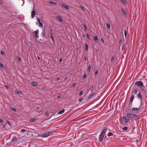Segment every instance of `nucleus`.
<instances>
[{
  "mask_svg": "<svg viewBox=\"0 0 147 147\" xmlns=\"http://www.w3.org/2000/svg\"><path fill=\"white\" fill-rule=\"evenodd\" d=\"M2 122V120L1 119H0V122L1 123Z\"/></svg>",
  "mask_w": 147,
  "mask_h": 147,
  "instance_id": "49",
  "label": "nucleus"
},
{
  "mask_svg": "<svg viewBox=\"0 0 147 147\" xmlns=\"http://www.w3.org/2000/svg\"><path fill=\"white\" fill-rule=\"evenodd\" d=\"M5 86L7 88H8V86H7V85H5Z\"/></svg>",
  "mask_w": 147,
  "mask_h": 147,
  "instance_id": "54",
  "label": "nucleus"
},
{
  "mask_svg": "<svg viewBox=\"0 0 147 147\" xmlns=\"http://www.w3.org/2000/svg\"><path fill=\"white\" fill-rule=\"evenodd\" d=\"M60 79L59 78H55V81H59L60 80Z\"/></svg>",
  "mask_w": 147,
  "mask_h": 147,
  "instance_id": "32",
  "label": "nucleus"
},
{
  "mask_svg": "<svg viewBox=\"0 0 147 147\" xmlns=\"http://www.w3.org/2000/svg\"><path fill=\"white\" fill-rule=\"evenodd\" d=\"M76 85V84L75 83H74L73 85V86L74 87V86Z\"/></svg>",
  "mask_w": 147,
  "mask_h": 147,
  "instance_id": "50",
  "label": "nucleus"
},
{
  "mask_svg": "<svg viewBox=\"0 0 147 147\" xmlns=\"http://www.w3.org/2000/svg\"><path fill=\"white\" fill-rule=\"evenodd\" d=\"M57 18L58 20V21L61 22H64V20L63 19H62L61 18V17L59 16H58L57 17Z\"/></svg>",
  "mask_w": 147,
  "mask_h": 147,
  "instance_id": "13",
  "label": "nucleus"
},
{
  "mask_svg": "<svg viewBox=\"0 0 147 147\" xmlns=\"http://www.w3.org/2000/svg\"><path fill=\"white\" fill-rule=\"evenodd\" d=\"M83 26H84V28L85 30H86V26H85V25H83Z\"/></svg>",
  "mask_w": 147,
  "mask_h": 147,
  "instance_id": "41",
  "label": "nucleus"
},
{
  "mask_svg": "<svg viewBox=\"0 0 147 147\" xmlns=\"http://www.w3.org/2000/svg\"><path fill=\"white\" fill-rule=\"evenodd\" d=\"M35 12L34 10H33L31 12V17L32 18H34L35 16Z\"/></svg>",
  "mask_w": 147,
  "mask_h": 147,
  "instance_id": "14",
  "label": "nucleus"
},
{
  "mask_svg": "<svg viewBox=\"0 0 147 147\" xmlns=\"http://www.w3.org/2000/svg\"><path fill=\"white\" fill-rule=\"evenodd\" d=\"M86 36L87 37L89 38V36L88 33L86 34Z\"/></svg>",
  "mask_w": 147,
  "mask_h": 147,
  "instance_id": "43",
  "label": "nucleus"
},
{
  "mask_svg": "<svg viewBox=\"0 0 147 147\" xmlns=\"http://www.w3.org/2000/svg\"><path fill=\"white\" fill-rule=\"evenodd\" d=\"M11 142L12 143V144H15L16 143H17V142H18V138H13L11 141Z\"/></svg>",
  "mask_w": 147,
  "mask_h": 147,
  "instance_id": "8",
  "label": "nucleus"
},
{
  "mask_svg": "<svg viewBox=\"0 0 147 147\" xmlns=\"http://www.w3.org/2000/svg\"><path fill=\"white\" fill-rule=\"evenodd\" d=\"M98 73V71H96L95 72V74L96 75Z\"/></svg>",
  "mask_w": 147,
  "mask_h": 147,
  "instance_id": "46",
  "label": "nucleus"
},
{
  "mask_svg": "<svg viewBox=\"0 0 147 147\" xmlns=\"http://www.w3.org/2000/svg\"><path fill=\"white\" fill-rule=\"evenodd\" d=\"M50 3L52 5H55L56 4V3L53 1H51L50 2Z\"/></svg>",
  "mask_w": 147,
  "mask_h": 147,
  "instance_id": "26",
  "label": "nucleus"
},
{
  "mask_svg": "<svg viewBox=\"0 0 147 147\" xmlns=\"http://www.w3.org/2000/svg\"><path fill=\"white\" fill-rule=\"evenodd\" d=\"M50 37H51V38L52 39V40L54 42V38H53V36H52L51 35V36H50Z\"/></svg>",
  "mask_w": 147,
  "mask_h": 147,
  "instance_id": "34",
  "label": "nucleus"
},
{
  "mask_svg": "<svg viewBox=\"0 0 147 147\" xmlns=\"http://www.w3.org/2000/svg\"><path fill=\"white\" fill-rule=\"evenodd\" d=\"M31 84L34 86H36L37 85V83L34 82H32Z\"/></svg>",
  "mask_w": 147,
  "mask_h": 147,
  "instance_id": "16",
  "label": "nucleus"
},
{
  "mask_svg": "<svg viewBox=\"0 0 147 147\" xmlns=\"http://www.w3.org/2000/svg\"><path fill=\"white\" fill-rule=\"evenodd\" d=\"M91 68V67L90 65H88V71H90V70Z\"/></svg>",
  "mask_w": 147,
  "mask_h": 147,
  "instance_id": "33",
  "label": "nucleus"
},
{
  "mask_svg": "<svg viewBox=\"0 0 147 147\" xmlns=\"http://www.w3.org/2000/svg\"><path fill=\"white\" fill-rule=\"evenodd\" d=\"M134 98V95L133 93H132L131 94V97H130V102H129V105H132V102L133 101V100Z\"/></svg>",
  "mask_w": 147,
  "mask_h": 147,
  "instance_id": "6",
  "label": "nucleus"
},
{
  "mask_svg": "<svg viewBox=\"0 0 147 147\" xmlns=\"http://www.w3.org/2000/svg\"><path fill=\"white\" fill-rule=\"evenodd\" d=\"M80 8L83 11H84L85 10V8L83 6L80 5Z\"/></svg>",
  "mask_w": 147,
  "mask_h": 147,
  "instance_id": "23",
  "label": "nucleus"
},
{
  "mask_svg": "<svg viewBox=\"0 0 147 147\" xmlns=\"http://www.w3.org/2000/svg\"><path fill=\"white\" fill-rule=\"evenodd\" d=\"M25 130L24 129H22L21 130V132L22 133H24L25 132Z\"/></svg>",
  "mask_w": 147,
  "mask_h": 147,
  "instance_id": "37",
  "label": "nucleus"
},
{
  "mask_svg": "<svg viewBox=\"0 0 147 147\" xmlns=\"http://www.w3.org/2000/svg\"><path fill=\"white\" fill-rule=\"evenodd\" d=\"M59 62H62V58H61V59H60L59 60Z\"/></svg>",
  "mask_w": 147,
  "mask_h": 147,
  "instance_id": "48",
  "label": "nucleus"
},
{
  "mask_svg": "<svg viewBox=\"0 0 147 147\" xmlns=\"http://www.w3.org/2000/svg\"><path fill=\"white\" fill-rule=\"evenodd\" d=\"M83 99V98H80L79 99V102H81L82 100Z\"/></svg>",
  "mask_w": 147,
  "mask_h": 147,
  "instance_id": "45",
  "label": "nucleus"
},
{
  "mask_svg": "<svg viewBox=\"0 0 147 147\" xmlns=\"http://www.w3.org/2000/svg\"><path fill=\"white\" fill-rule=\"evenodd\" d=\"M88 46L87 44L86 43H85V50L86 51H87L88 49Z\"/></svg>",
  "mask_w": 147,
  "mask_h": 147,
  "instance_id": "21",
  "label": "nucleus"
},
{
  "mask_svg": "<svg viewBox=\"0 0 147 147\" xmlns=\"http://www.w3.org/2000/svg\"><path fill=\"white\" fill-rule=\"evenodd\" d=\"M122 12L124 14H126V13L125 11L123 9H122L121 10Z\"/></svg>",
  "mask_w": 147,
  "mask_h": 147,
  "instance_id": "27",
  "label": "nucleus"
},
{
  "mask_svg": "<svg viewBox=\"0 0 147 147\" xmlns=\"http://www.w3.org/2000/svg\"><path fill=\"white\" fill-rule=\"evenodd\" d=\"M140 105L139 107H140L141 108V107H142V105H143L144 104V103L143 102V100L142 99H140Z\"/></svg>",
  "mask_w": 147,
  "mask_h": 147,
  "instance_id": "20",
  "label": "nucleus"
},
{
  "mask_svg": "<svg viewBox=\"0 0 147 147\" xmlns=\"http://www.w3.org/2000/svg\"><path fill=\"white\" fill-rule=\"evenodd\" d=\"M84 60H87V59H86V57H84Z\"/></svg>",
  "mask_w": 147,
  "mask_h": 147,
  "instance_id": "51",
  "label": "nucleus"
},
{
  "mask_svg": "<svg viewBox=\"0 0 147 147\" xmlns=\"http://www.w3.org/2000/svg\"><path fill=\"white\" fill-rule=\"evenodd\" d=\"M140 107L133 108L131 110V112L136 114H138L140 112Z\"/></svg>",
  "mask_w": 147,
  "mask_h": 147,
  "instance_id": "3",
  "label": "nucleus"
},
{
  "mask_svg": "<svg viewBox=\"0 0 147 147\" xmlns=\"http://www.w3.org/2000/svg\"><path fill=\"white\" fill-rule=\"evenodd\" d=\"M61 5L63 8L65 9H68L69 8V6L67 4H61Z\"/></svg>",
  "mask_w": 147,
  "mask_h": 147,
  "instance_id": "11",
  "label": "nucleus"
},
{
  "mask_svg": "<svg viewBox=\"0 0 147 147\" xmlns=\"http://www.w3.org/2000/svg\"><path fill=\"white\" fill-rule=\"evenodd\" d=\"M137 97L139 99H142V95L140 92H139L137 95Z\"/></svg>",
  "mask_w": 147,
  "mask_h": 147,
  "instance_id": "10",
  "label": "nucleus"
},
{
  "mask_svg": "<svg viewBox=\"0 0 147 147\" xmlns=\"http://www.w3.org/2000/svg\"><path fill=\"white\" fill-rule=\"evenodd\" d=\"M126 114L128 118L132 120H136L139 117L138 115L133 113H127Z\"/></svg>",
  "mask_w": 147,
  "mask_h": 147,
  "instance_id": "1",
  "label": "nucleus"
},
{
  "mask_svg": "<svg viewBox=\"0 0 147 147\" xmlns=\"http://www.w3.org/2000/svg\"><path fill=\"white\" fill-rule=\"evenodd\" d=\"M107 130V128L104 129L101 132L99 138V142H101L102 141L103 137Z\"/></svg>",
  "mask_w": 147,
  "mask_h": 147,
  "instance_id": "2",
  "label": "nucleus"
},
{
  "mask_svg": "<svg viewBox=\"0 0 147 147\" xmlns=\"http://www.w3.org/2000/svg\"><path fill=\"white\" fill-rule=\"evenodd\" d=\"M40 18H37V21L39 24V26L40 27H42V24L40 22Z\"/></svg>",
  "mask_w": 147,
  "mask_h": 147,
  "instance_id": "12",
  "label": "nucleus"
},
{
  "mask_svg": "<svg viewBox=\"0 0 147 147\" xmlns=\"http://www.w3.org/2000/svg\"><path fill=\"white\" fill-rule=\"evenodd\" d=\"M101 42H102V43H104V40L103 39V38H101Z\"/></svg>",
  "mask_w": 147,
  "mask_h": 147,
  "instance_id": "35",
  "label": "nucleus"
},
{
  "mask_svg": "<svg viewBox=\"0 0 147 147\" xmlns=\"http://www.w3.org/2000/svg\"><path fill=\"white\" fill-rule=\"evenodd\" d=\"M123 122L125 123H127L128 122L129 120L125 116H123Z\"/></svg>",
  "mask_w": 147,
  "mask_h": 147,
  "instance_id": "7",
  "label": "nucleus"
},
{
  "mask_svg": "<svg viewBox=\"0 0 147 147\" xmlns=\"http://www.w3.org/2000/svg\"><path fill=\"white\" fill-rule=\"evenodd\" d=\"M12 110L13 111H16V109L15 108H12Z\"/></svg>",
  "mask_w": 147,
  "mask_h": 147,
  "instance_id": "42",
  "label": "nucleus"
},
{
  "mask_svg": "<svg viewBox=\"0 0 147 147\" xmlns=\"http://www.w3.org/2000/svg\"><path fill=\"white\" fill-rule=\"evenodd\" d=\"M123 3V4L126 3V1L125 0H120Z\"/></svg>",
  "mask_w": 147,
  "mask_h": 147,
  "instance_id": "31",
  "label": "nucleus"
},
{
  "mask_svg": "<svg viewBox=\"0 0 147 147\" xmlns=\"http://www.w3.org/2000/svg\"><path fill=\"white\" fill-rule=\"evenodd\" d=\"M135 85L138 87H142L143 86V83L141 81H138L135 83Z\"/></svg>",
  "mask_w": 147,
  "mask_h": 147,
  "instance_id": "5",
  "label": "nucleus"
},
{
  "mask_svg": "<svg viewBox=\"0 0 147 147\" xmlns=\"http://www.w3.org/2000/svg\"><path fill=\"white\" fill-rule=\"evenodd\" d=\"M94 40H95L96 41L98 40V38L96 36H94Z\"/></svg>",
  "mask_w": 147,
  "mask_h": 147,
  "instance_id": "24",
  "label": "nucleus"
},
{
  "mask_svg": "<svg viewBox=\"0 0 147 147\" xmlns=\"http://www.w3.org/2000/svg\"><path fill=\"white\" fill-rule=\"evenodd\" d=\"M37 58H38V59H39H39H40V58L38 56V57H37Z\"/></svg>",
  "mask_w": 147,
  "mask_h": 147,
  "instance_id": "53",
  "label": "nucleus"
},
{
  "mask_svg": "<svg viewBox=\"0 0 147 147\" xmlns=\"http://www.w3.org/2000/svg\"><path fill=\"white\" fill-rule=\"evenodd\" d=\"M114 57L113 56L112 57V58L111 59V61H114Z\"/></svg>",
  "mask_w": 147,
  "mask_h": 147,
  "instance_id": "39",
  "label": "nucleus"
},
{
  "mask_svg": "<svg viewBox=\"0 0 147 147\" xmlns=\"http://www.w3.org/2000/svg\"><path fill=\"white\" fill-rule=\"evenodd\" d=\"M92 88H93V85H92Z\"/></svg>",
  "mask_w": 147,
  "mask_h": 147,
  "instance_id": "57",
  "label": "nucleus"
},
{
  "mask_svg": "<svg viewBox=\"0 0 147 147\" xmlns=\"http://www.w3.org/2000/svg\"><path fill=\"white\" fill-rule=\"evenodd\" d=\"M23 4L22 5H23L24 4V1L23 0Z\"/></svg>",
  "mask_w": 147,
  "mask_h": 147,
  "instance_id": "56",
  "label": "nucleus"
},
{
  "mask_svg": "<svg viewBox=\"0 0 147 147\" xmlns=\"http://www.w3.org/2000/svg\"><path fill=\"white\" fill-rule=\"evenodd\" d=\"M64 112V110L63 109L62 110H61L59 111L58 112V114H61L63 113Z\"/></svg>",
  "mask_w": 147,
  "mask_h": 147,
  "instance_id": "18",
  "label": "nucleus"
},
{
  "mask_svg": "<svg viewBox=\"0 0 147 147\" xmlns=\"http://www.w3.org/2000/svg\"><path fill=\"white\" fill-rule=\"evenodd\" d=\"M0 67L2 68H4V66L3 64L2 63H1L0 64Z\"/></svg>",
  "mask_w": 147,
  "mask_h": 147,
  "instance_id": "29",
  "label": "nucleus"
},
{
  "mask_svg": "<svg viewBox=\"0 0 147 147\" xmlns=\"http://www.w3.org/2000/svg\"><path fill=\"white\" fill-rule=\"evenodd\" d=\"M122 42V40H119V43H121V42Z\"/></svg>",
  "mask_w": 147,
  "mask_h": 147,
  "instance_id": "52",
  "label": "nucleus"
},
{
  "mask_svg": "<svg viewBox=\"0 0 147 147\" xmlns=\"http://www.w3.org/2000/svg\"><path fill=\"white\" fill-rule=\"evenodd\" d=\"M38 30L32 32L33 36L35 38H38Z\"/></svg>",
  "mask_w": 147,
  "mask_h": 147,
  "instance_id": "4",
  "label": "nucleus"
},
{
  "mask_svg": "<svg viewBox=\"0 0 147 147\" xmlns=\"http://www.w3.org/2000/svg\"><path fill=\"white\" fill-rule=\"evenodd\" d=\"M107 135L108 136H113V134L111 132H109L108 133Z\"/></svg>",
  "mask_w": 147,
  "mask_h": 147,
  "instance_id": "22",
  "label": "nucleus"
},
{
  "mask_svg": "<svg viewBox=\"0 0 147 147\" xmlns=\"http://www.w3.org/2000/svg\"><path fill=\"white\" fill-rule=\"evenodd\" d=\"M50 133L49 132H47L46 133L42 134V136L43 137H47L50 135Z\"/></svg>",
  "mask_w": 147,
  "mask_h": 147,
  "instance_id": "9",
  "label": "nucleus"
},
{
  "mask_svg": "<svg viewBox=\"0 0 147 147\" xmlns=\"http://www.w3.org/2000/svg\"><path fill=\"white\" fill-rule=\"evenodd\" d=\"M83 93V91H80V93H79L80 96H81V95H82V94Z\"/></svg>",
  "mask_w": 147,
  "mask_h": 147,
  "instance_id": "36",
  "label": "nucleus"
},
{
  "mask_svg": "<svg viewBox=\"0 0 147 147\" xmlns=\"http://www.w3.org/2000/svg\"><path fill=\"white\" fill-rule=\"evenodd\" d=\"M106 27L108 29H109L110 27V25L109 24H106Z\"/></svg>",
  "mask_w": 147,
  "mask_h": 147,
  "instance_id": "25",
  "label": "nucleus"
},
{
  "mask_svg": "<svg viewBox=\"0 0 147 147\" xmlns=\"http://www.w3.org/2000/svg\"><path fill=\"white\" fill-rule=\"evenodd\" d=\"M16 92L18 94H22V92L20 90H16Z\"/></svg>",
  "mask_w": 147,
  "mask_h": 147,
  "instance_id": "17",
  "label": "nucleus"
},
{
  "mask_svg": "<svg viewBox=\"0 0 147 147\" xmlns=\"http://www.w3.org/2000/svg\"><path fill=\"white\" fill-rule=\"evenodd\" d=\"M1 53L2 55H4L5 54V53H4V52L3 51H2V52H1Z\"/></svg>",
  "mask_w": 147,
  "mask_h": 147,
  "instance_id": "44",
  "label": "nucleus"
},
{
  "mask_svg": "<svg viewBox=\"0 0 147 147\" xmlns=\"http://www.w3.org/2000/svg\"><path fill=\"white\" fill-rule=\"evenodd\" d=\"M138 90L137 88H135L134 89L133 91L132 92H133V93L135 94H137L138 93Z\"/></svg>",
  "mask_w": 147,
  "mask_h": 147,
  "instance_id": "15",
  "label": "nucleus"
},
{
  "mask_svg": "<svg viewBox=\"0 0 147 147\" xmlns=\"http://www.w3.org/2000/svg\"><path fill=\"white\" fill-rule=\"evenodd\" d=\"M124 35H125V36H126V35H127L126 31L125 30H124Z\"/></svg>",
  "mask_w": 147,
  "mask_h": 147,
  "instance_id": "40",
  "label": "nucleus"
},
{
  "mask_svg": "<svg viewBox=\"0 0 147 147\" xmlns=\"http://www.w3.org/2000/svg\"><path fill=\"white\" fill-rule=\"evenodd\" d=\"M122 45V46L121 50H123V49L124 48V44H123V45Z\"/></svg>",
  "mask_w": 147,
  "mask_h": 147,
  "instance_id": "38",
  "label": "nucleus"
},
{
  "mask_svg": "<svg viewBox=\"0 0 147 147\" xmlns=\"http://www.w3.org/2000/svg\"><path fill=\"white\" fill-rule=\"evenodd\" d=\"M18 61H20V58L19 57H18Z\"/></svg>",
  "mask_w": 147,
  "mask_h": 147,
  "instance_id": "47",
  "label": "nucleus"
},
{
  "mask_svg": "<svg viewBox=\"0 0 147 147\" xmlns=\"http://www.w3.org/2000/svg\"><path fill=\"white\" fill-rule=\"evenodd\" d=\"M142 90L143 91H144V89H142Z\"/></svg>",
  "mask_w": 147,
  "mask_h": 147,
  "instance_id": "55",
  "label": "nucleus"
},
{
  "mask_svg": "<svg viewBox=\"0 0 147 147\" xmlns=\"http://www.w3.org/2000/svg\"><path fill=\"white\" fill-rule=\"evenodd\" d=\"M30 122H35L36 121V119L35 118H32L30 119Z\"/></svg>",
  "mask_w": 147,
  "mask_h": 147,
  "instance_id": "19",
  "label": "nucleus"
},
{
  "mask_svg": "<svg viewBox=\"0 0 147 147\" xmlns=\"http://www.w3.org/2000/svg\"><path fill=\"white\" fill-rule=\"evenodd\" d=\"M127 127H126V126H125V127H123V129H122L123 130V131H126L127 130Z\"/></svg>",
  "mask_w": 147,
  "mask_h": 147,
  "instance_id": "28",
  "label": "nucleus"
},
{
  "mask_svg": "<svg viewBox=\"0 0 147 147\" xmlns=\"http://www.w3.org/2000/svg\"><path fill=\"white\" fill-rule=\"evenodd\" d=\"M86 74H84V76L83 77V79H86Z\"/></svg>",
  "mask_w": 147,
  "mask_h": 147,
  "instance_id": "30",
  "label": "nucleus"
}]
</instances>
